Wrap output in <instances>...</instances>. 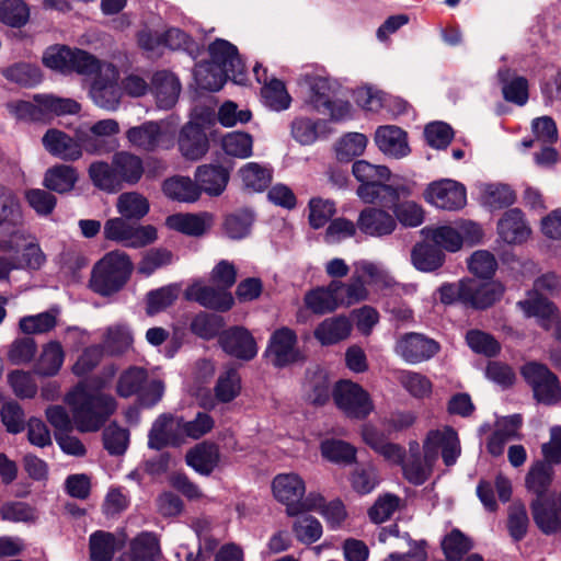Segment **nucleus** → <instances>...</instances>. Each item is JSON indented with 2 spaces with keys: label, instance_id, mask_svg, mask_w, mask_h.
Listing matches in <instances>:
<instances>
[{
  "label": "nucleus",
  "instance_id": "f257e3e1",
  "mask_svg": "<svg viewBox=\"0 0 561 561\" xmlns=\"http://www.w3.org/2000/svg\"><path fill=\"white\" fill-rule=\"evenodd\" d=\"M72 417L62 405H50L45 415L48 423L59 433H69L73 425L81 433L98 432L115 412L114 397L91 382H80L65 397Z\"/></svg>",
  "mask_w": 561,
  "mask_h": 561
},
{
  "label": "nucleus",
  "instance_id": "f03ea898",
  "mask_svg": "<svg viewBox=\"0 0 561 561\" xmlns=\"http://www.w3.org/2000/svg\"><path fill=\"white\" fill-rule=\"evenodd\" d=\"M439 453L446 466L454 465L460 456L459 438L451 427L428 432L423 444V457L420 456L419 444H410L409 457L401 465L404 477L413 484H423L430 478Z\"/></svg>",
  "mask_w": 561,
  "mask_h": 561
},
{
  "label": "nucleus",
  "instance_id": "7ed1b4c3",
  "mask_svg": "<svg viewBox=\"0 0 561 561\" xmlns=\"http://www.w3.org/2000/svg\"><path fill=\"white\" fill-rule=\"evenodd\" d=\"M131 268V262L126 253L108 252L94 265L90 287L100 295H112L127 282Z\"/></svg>",
  "mask_w": 561,
  "mask_h": 561
},
{
  "label": "nucleus",
  "instance_id": "20e7f679",
  "mask_svg": "<svg viewBox=\"0 0 561 561\" xmlns=\"http://www.w3.org/2000/svg\"><path fill=\"white\" fill-rule=\"evenodd\" d=\"M272 492L274 497L286 506V513L289 516L312 511L322 502V496L319 494L310 493L305 496V481L294 472L275 476L272 481Z\"/></svg>",
  "mask_w": 561,
  "mask_h": 561
},
{
  "label": "nucleus",
  "instance_id": "39448f33",
  "mask_svg": "<svg viewBox=\"0 0 561 561\" xmlns=\"http://www.w3.org/2000/svg\"><path fill=\"white\" fill-rule=\"evenodd\" d=\"M116 391L122 398L137 394L144 407H152L161 400L164 385L159 379L149 380L147 371L141 367H129L119 376Z\"/></svg>",
  "mask_w": 561,
  "mask_h": 561
},
{
  "label": "nucleus",
  "instance_id": "423d86ee",
  "mask_svg": "<svg viewBox=\"0 0 561 561\" xmlns=\"http://www.w3.org/2000/svg\"><path fill=\"white\" fill-rule=\"evenodd\" d=\"M520 373L538 402L552 405L561 400L559 379L546 365L529 362L522 367Z\"/></svg>",
  "mask_w": 561,
  "mask_h": 561
},
{
  "label": "nucleus",
  "instance_id": "0eeeda50",
  "mask_svg": "<svg viewBox=\"0 0 561 561\" xmlns=\"http://www.w3.org/2000/svg\"><path fill=\"white\" fill-rule=\"evenodd\" d=\"M336 407L350 419L363 420L374 411L369 393L359 385L350 380L336 383L333 390Z\"/></svg>",
  "mask_w": 561,
  "mask_h": 561
},
{
  "label": "nucleus",
  "instance_id": "6e6552de",
  "mask_svg": "<svg viewBox=\"0 0 561 561\" xmlns=\"http://www.w3.org/2000/svg\"><path fill=\"white\" fill-rule=\"evenodd\" d=\"M103 233L105 239L129 248H142L157 240V229L153 226L131 225L124 217L108 219Z\"/></svg>",
  "mask_w": 561,
  "mask_h": 561
},
{
  "label": "nucleus",
  "instance_id": "1a4fd4ad",
  "mask_svg": "<svg viewBox=\"0 0 561 561\" xmlns=\"http://www.w3.org/2000/svg\"><path fill=\"white\" fill-rule=\"evenodd\" d=\"M424 198L437 208L458 210L467 204V192L463 184L451 179H442L427 185Z\"/></svg>",
  "mask_w": 561,
  "mask_h": 561
},
{
  "label": "nucleus",
  "instance_id": "9d476101",
  "mask_svg": "<svg viewBox=\"0 0 561 561\" xmlns=\"http://www.w3.org/2000/svg\"><path fill=\"white\" fill-rule=\"evenodd\" d=\"M117 80L116 67L112 64H104L102 73L94 78L90 89L91 98L98 106L108 111L117 108L121 100Z\"/></svg>",
  "mask_w": 561,
  "mask_h": 561
},
{
  "label": "nucleus",
  "instance_id": "9b49d317",
  "mask_svg": "<svg viewBox=\"0 0 561 561\" xmlns=\"http://www.w3.org/2000/svg\"><path fill=\"white\" fill-rule=\"evenodd\" d=\"M439 351L436 341L421 333H407L397 340L394 353L408 364H419L432 358Z\"/></svg>",
  "mask_w": 561,
  "mask_h": 561
},
{
  "label": "nucleus",
  "instance_id": "f8f14e48",
  "mask_svg": "<svg viewBox=\"0 0 561 561\" xmlns=\"http://www.w3.org/2000/svg\"><path fill=\"white\" fill-rule=\"evenodd\" d=\"M266 357L275 367H285L299 359L297 335L287 328L276 330L270 337Z\"/></svg>",
  "mask_w": 561,
  "mask_h": 561
},
{
  "label": "nucleus",
  "instance_id": "ddd939ff",
  "mask_svg": "<svg viewBox=\"0 0 561 561\" xmlns=\"http://www.w3.org/2000/svg\"><path fill=\"white\" fill-rule=\"evenodd\" d=\"M208 53L213 65L231 75V79L234 82H242L244 65L233 44L226 39L217 38L208 46Z\"/></svg>",
  "mask_w": 561,
  "mask_h": 561
},
{
  "label": "nucleus",
  "instance_id": "4468645a",
  "mask_svg": "<svg viewBox=\"0 0 561 561\" xmlns=\"http://www.w3.org/2000/svg\"><path fill=\"white\" fill-rule=\"evenodd\" d=\"M517 307L527 318H537L545 330H551L554 327V335L561 341V320L552 302L537 295H530L529 298L519 300Z\"/></svg>",
  "mask_w": 561,
  "mask_h": 561
},
{
  "label": "nucleus",
  "instance_id": "2eb2a0df",
  "mask_svg": "<svg viewBox=\"0 0 561 561\" xmlns=\"http://www.w3.org/2000/svg\"><path fill=\"white\" fill-rule=\"evenodd\" d=\"M330 283L339 308H348L366 300L369 296L366 279L358 268V261L354 263V272L347 282L332 280Z\"/></svg>",
  "mask_w": 561,
  "mask_h": 561
},
{
  "label": "nucleus",
  "instance_id": "dca6fc26",
  "mask_svg": "<svg viewBox=\"0 0 561 561\" xmlns=\"http://www.w3.org/2000/svg\"><path fill=\"white\" fill-rule=\"evenodd\" d=\"M222 350L239 359L251 360L257 354L256 343L251 333L242 327H233L219 335Z\"/></svg>",
  "mask_w": 561,
  "mask_h": 561
},
{
  "label": "nucleus",
  "instance_id": "f3484780",
  "mask_svg": "<svg viewBox=\"0 0 561 561\" xmlns=\"http://www.w3.org/2000/svg\"><path fill=\"white\" fill-rule=\"evenodd\" d=\"M300 82L308 88V104L318 112L331 106L332 99L340 88L335 80L316 73L304 75Z\"/></svg>",
  "mask_w": 561,
  "mask_h": 561
},
{
  "label": "nucleus",
  "instance_id": "a211bd4d",
  "mask_svg": "<svg viewBox=\"0 0 561 561\" xmlns=\"http://www.w3.org/2000/svg\"><path fill=\"white\" fill-rule=\"evenodd\" d=\"M44 149L51 156L64 161H77L82 157V150L77 138L57 128H49L42 137Z\"/></svg>",
  "mask_w": 561,
  "mask_h": 561
},
{
  "label": "nucleus",
  "instance_id": "6ab92c4d",
  "mask_svg": "<svg viewBox=\"0 0 561 561\" xmlns=\"http://www.w3.org/2000/svg\"><path fill=\"white\" fill-rule=\"evenodd\" d=\"M185 295L187 299L196 301L205 308L219 311L229 310L233 305L232 295L219 286L215 288L202 283H195L186 289Z\"/></svg>",
  "mask_w": 561,
  "mask_h": 561
},
{
  "label": "nucleus",
  "instance_id": "aec40b11",
  "mask_svg": "<svg viewBox=\"0 0 561 561\" xmlns=\"http://www.w3.org/2000/svg\"><path fill=\"white\" fill-rule=\"evenodd\" d=\"M179 417L171 414H161L152 424L148 436V446L152 449H162L167 446H180L182 433L178 427Z\"/></svg>",
  "mask_w": 561,
  "mask_h": 561
},
{
  "label": "nucleus",
  "instance_id": "412c9836",
  "mask_svg": "<svg viewBox=\"0 0 561 561\" xmlns=\"http://www.w3.org/2000/svg\"><path fill=\"white\" fill-rule=\"evenodd\" d=\"M208 138L204 127L194 122L185 124L179 136V149L190 160H198L208 151Z\"/></svg>",
  "mask_w": 561,
  "mask_h": 561
},
{
  "label": "nucleus",
  "instance_id": "4be33fe9",
  "mask_svg": "<svg viewBox=\"0 0 561 561\" xmlns=\"http://www.w3.org/2000/svg\"><path fill=\"white\" fill-rule=\"evenodd\" d=\"M357 227L363 233L370 237H382L394 231L397 221L386 210L368 207L360 211Z\"/></svg>",
  "mask_w": 561,
  "mask_h": 561
},
{
  "label": "nucleus",
  "instance_id": "5701e85b",
  "mask_svg": "<svg viewBox=\"0 0 561 561\" xmlns=\"http://www.w3.org/2000/svg\"><path fill=\"white\" fill-rule=\"evenodd\" d=\"M151 91L157 106L162 110L173 107L181 93L180 80L169 71H158L151 81Z\"/></svg>",
  "mask_w": 561,
  "mask_h": 561
},
{
  "label": "nucleus",
  "instance_id": "b1692460",
  "mask_svg": "<svg viewBox=\"0 0 561 561\" xmlns=\"http://www.w3.org/2000/svg\"><path fill=\"white\" fill-rule=\"evenodd\" d=\"M465 290L467 293L466 305L477 309H484L501 299L505 287L497 280L480 283L474 279H468Z\"/></svg>",
  "mask_w": 561,
  "mask_h": 561
},
{
  "label": "nucleus",
  "instance_id": "393cba45",
  "mask_svg": "<svg viewBox=\"0 0 561 561\" xmlns=\"http://www.w3.org/2000/svg\"><path fill=\"white\" fill-rule=\"evenodd\" d=\"M530 232L524 214L517 208L505 211L497 224L500 238L508 244H518L526 241Z\"/></svg>",
  "mask_w": 561,
  "mask_h": 561
},
{
  "label": "nucleus",
  "instance_id": "a878e982",
  "mask_svg": "<svg viewBox=\"0 0 561 561\" xmlns=\"http://www.w3.org/2000/svg\"><path fill=\"white\" fill-rule=\"evenodd\" d=\"M375 142L380 151L393 158H402L410 151L405 133L397 126H380L375 133Z\"/></svg>",
  "mask_w": 561,
  "mask_h": 561
},
{
  "label": "nucleus",
  "instance_id": "bb28decb",
  "mask_svg": "<svg viewBox=\"0 0 561 561\" xmlns=\"http://www.w3.org/2000/svg\"><path fill=\"white\" fill-rule=\"evenodd\" d=\"M185 460L199 474L209 476L219 463V448L214 443H199L186 453Z\"/></svg>",
  "mask_w": 561,
  "mask_h": 561
},
{
  "label": "nucleus",
  "instance_id": "cd10ccee",
  "mask_svg": "<svg viewBox=\"0 0 561 561\" xmlns=\"http://www.w3.org/2000/svg\"><path fill=\"white\" fill-rule=\"evenodd\" d=\"M167 226L181 233L201 237L211 227L213 216L203 214H174L167 218Z\"/></svg>",
  "mask_w": 561,
  "mask_h": 561
},
{
  "label": "nucleus",
  "instance_id": "c85d7f7f",
  "mask_svg": "<svg viewBox=\"0 0 561 561\" xmlns=\"http://www.w3.org/2000/svg\"><path fill=\"white\" fill-rule=\"evenodd\" d=\"M195 178L201 192L219 196L228 184L229 171L220 165L205 164L197 168Z\"/></svg>",
  "mask_w": 561,
  "mask_h": 561
},
{
  "label": "nucleus",
  "instance_id": "c756f323",
  "mask_svg": "<svg viewBox=\"0 0 561 561\" xmlns=\"http://www.w3.org/2000/svg\"><path fill=\"white\" fill-rule=\"evenodd\" d=\"M352 332V323L348 318L337 316L324 319L314 329V337L321 345L336 344L350 336Z\"/></svg>",
  "mask_w": 561,
  "mask_h": 561
},
{
  "label": "nucleus",
  "instance_id": "7c9ffc66",
  "mask_svg": "<svg viewBox=\"0 0 561 561\" xmlns=\"http://www.w3.org/2000/svg\"><path fill=\"white\" fill-rule=\"evenodd\" d=\"M255 77L259 82H264L262 88V98L264 103L274 111H283L289 107L291 98L287 93L285 84L277 79H272L267 82L266 70H263V75L260 73V67L253 69Z\"/></svg>",
  "mask_w": 561,
  "mask_h": 561
},
{
  "label": "nucleus",
  "instance_id": "2f4dec72",
  "mask_svg": "<svg viewBox=\"0 0 561 561\" xmlns=\"http://www.w3.org/2000/svg\"><path fill=\"white\" fill-rule=\"evenodd\" d=\"M113 164L115 165L121 188L124 183L128 185L137 184L144 174L142 160L127 151L116 152L113 156Z\"/></svg>",
  "mask_w": 561,
  "mask_h": 561
},
{
  "label": "nucleus",
  "instance_id": "473e14b6",
  "mask_svg": "<svg viewBox=\"0 0 561 561\" xmlns=\"http://www.w3.org/2000/svg\"><path fill=\"white\" fill-rule=\"evenodd\" d=\"M164 123L147 122L127 130L129 142L140 149L151 151L156 149L164 136Z\"/></svg>",
  "mask_w": 561,
  "mask_h": 561
},
{
  "label": "nucleus",
  "instance_id": "72a5a7b5",
  "mask_svg": "<svg viewBox=\"0 0 561 561\" xmlns=\"http://www.w3.org/2000/svg\"><path fill=\"white\" fill-rule=\"evenodd\" d=\"M533 518L543 534L561 531V507L548 503L543 499H535L531 504Z\"/></svg>",
  "mask_w": 561,
  "mask_h": 561
},
{
  "label": "nucleus",
  "instance_id": "f704fd0d",
  "mask_svg": "<svg viewBox=\"0 0 561 561\" xmlns=\"http://www.w3.org/2000/svg\"><path fill=\"white\" fill-rule=\"evenodd\" d=\"M162 190L169 198L182 203H194L201 196L198 184L188 176L176 175L167 179Z\"/></svg>",
  "mask_w": 561,
  "mask_h": 561
},
{
  "label": "nucleus",
  "instance_id": "c9c22d12",
  "mask_svg": "<svg viewBox=\"0 0 561 561\" xmlns=\"http://www.w3.org/2000/svg\"><path fill=\"white\" fill-rule=\"evenodd\" d=\"M44 100V94H36L33 101H13L7 104V108L16 119L48 122Z\"/></svg>",
  "mask_w": 561,
  "mask_h": 561
},
{
  "label": "nucleus",
  "instance_id": "e433bc0d",
  "mask_svg": "<svg viewBox=\"0 0 561 561\" xmlns=\"http://www.w3.org/2000/svg\"><path fill=\"white\" fill-rule=\"evenodd\" d=\"M254 220L252 210L248 208L236 210L225 217L222 231L231 240L244 239L250 234Z\"/></svg>",
  "mask_w": 561,
  "mask_h": 561
},
{
  "label": "nucleus",
  "instance_id": "4c0bfd02",
  "mask_svg": "<svg viewBox=\"0 0 561 561\" xmlns=\"http://www.w3.org/2000/svg\"><path fill=\"white\" fill-rule=\"evenodd\" d=\"M77 181V170L68 164H58L49 168L44 176L45 187L60 194L70 192Z\"/></svg>",
  "mask_w": 561,
  "mask_h": 561
},
{
  "label": "nucleus",
  "instance_id": "58836bf2",
  "mask_svg": "<svg viewBox=\"0 0 561 561\" xmlns=\"http://www.w3.org/2000/svg\"><path fill=\"white\" fill-rule=\"evenodd\" d=\"M553 474L552 465L548 461L533 463L525 478L527 490L542 499L552 482Z\"/></svg>",
  "mask_w": 561,
  "mask_h": 561
},
{
  "label": "nucleus",
  "instance_id": "ea45409f",
  "mask_svg": "<svg viewBox=\"0 0 561 561\" xmlns=\"http://www.w3.org/2000/svg\"><path fill=\"white\" fill-rule=\"evenodd\" d=\"M88 173L90 180L98 188L107 193H116L121 190L113 160L111 163L104 161L92 162Z\"/></svg>",
  "mask_w": 561,
  "mask_h": 561
},
{
  "label": "nucleus",
  "instance_id": "a19ab883",
  "mask_svg": "<svg viewBox=\"0 0 561 561\" xmlns=\"http://www.w3.org/2000/svg\"><path fill=\"white\" fill-rule=\"evenodd\" d=\"M411 259L419 271L433 272L443 265L445 254L435 244L421 243L413 248Z\"/></svg>",
  "mask_w": 561,
  "mask_h": 561
},
{
  "label": "nucleus",
  "instance_id": "79ce46f5",
  "mask_svg": "<svg viewBox=\"0 0 561 561\" xmlns=\"http://www.w3.org/2000/svg\"><path fill=\"white\" fill-rule=\"evenodd\" d=\"M481 202L491 208H503L515 202L513 190L502 183H482L479 185Z\"/></svg>",
  "mask_w": 561,
  "mask_h": 561
},
{
  "label": "nucleus",
  "instance_id": "37998d69",
  "mask_svg": "<svg viewBox=\"0 0 561 561\" xmlns=\"http://www.w3.org/2000/svg\"><path fill=\"white\" fill-rule=\"evenodd\" d=\"M304 301L306 307L316 314L330 313L339 308L331 283L328 286L309 290L305 295Z\"/></svg>",
  "mask_w": 561,
  "mask_h": 561
},
{
  "label": "nucleus",
  "instance_id": "c03bdc74",
  "mask_svg": "<svg viewBox=\"0 0 561 561\" xmlns=\"http://www.w3.org/2000/svg\"><path fill=\"white\" fill-rule=\"evenodd\" d=\"M238 175L245 188L261 192L265 190L272 179L271 170L257 162H248L240 168Z\"/></svg>",
  "mask_w": 561,
  "mask_h": 561
},
{
  "label": "nucleus",
  "instance_id": "a18cd8bd",
  "mask_svg": "<svg viewBox=\"0 0 561 561\" xmlns=\"http://www.w3.org/2000/svg\"><path fill=\"white\" fill-rule=\"evenodd\" d=\"M426 238L431 240L438 249L449 252H457L462 247V237L457 226H440L436 228L423 229Z\"/></svg>",
  "mask_w": 561,
  "mask_h": 561
},
{
  "label": "nucleus",
  "instance_id": "49530a36",
  "mask_svg": "<svg viewBox=\"0 0 561 561\" xmlns=\"http://www.w3.org/2000/svg\"><path fill=\"white\" fill-rule=\"evenodd\" d=\"M221 148L230 157L247 159L253 153V138L248 133L231 131L222 137Z\"/></svg>",
  "mask_w": 561,
  "mask_h": 561
},
{
  "label": "nucleus",
  "instance_id": "de8ad7c7",
  "mask_svg": "<svg viewBox=\"0 0 561 561\" xmlns=\"http://www.w3.org/2000/svg\"><path fill=\"white\" fill-rule=\"evenodd\" d=\"M117 211L126 219H140L149 211V203L137 192H127L118 196Z\"/></svg>",
  "mask_w": 561,
  "mask_h": 561
},
{
  "label": "nucleus",
  "instance_id": "09e8293b",
  "mask_svg": "<svg viewBox=\"0 0 561 561\" xmlns=\"http://www.w3.org/2000/svg\"><path fill=\"white\" fill-rule=\"evenodd\" d=\"M65 359L62 346L57 341L47 343L41 354L36 371L42 376H54L61 368Z\"/></svg>",
  "mask_w": 561,
  "mask_h": 561
},
{
  "label": "nucleus",
  "instance_id": "8fccbe9b",
  "mask_svg": "<svg viewBox=\"0 0 561 561\" xmlns=\"http://www.w3.org/2000/svg\"><path fill=\"white\" fill-rule=\"evenodd\" d=\"M194 75L197 85L209 91L220 90L226 80L231 78V75L217 68L211 61L209 64L197 65Z\"/></svg>",
  "mask_w": 561,
  "mask_h": 561
},
{
  "label": "nucleus",
  "instance_id": "3c124183",
  "mask_svg": "<svg viewBox=\"0 0 561 561\" xmlns=\"http://www.w3.org/2000/svg\"><path fill=\"white\" fill-rule=\"evenodd\" d=\"M216 399L222 403L231 402L241 391V378L237 369L227 368L224 370L215 386Z\"/></svg>",
  "mask_w": 561,
  "mask_h": 561
},
{
  "label": "nucleus",
  "instance_id": "603ef678",
  "mask_svg": "<svg viewBox=\"0 0 561 561\" xmlns=\"http://www.w3.org/2000/svg\"><path fill=\"white\" fill-rule=\"evenodd\" d=\"M529 517L525 504L516 500L507 510V530L514 541H520L528 531Z\"/></svg>",
  "mask_w": 561,
  "mask_h": 561
},
{
  "label": "nucleus",
  "instance_id": "864d4df0",
  "mask_svg": "<svg viewBox=\"0 0 561 561\" xmlns=\"http://www.w3.org/2000/svg\"><path fill=\"white\" fill-rule=\"evenodd\" d=\"M91 561H112L116 550V539L111 533L98 530L89 540Z\"/></svg>",
  "mask_w": 561,
  "mask_h": 561
},
{
  "label": "nucleus",
  "instance_id": "5fc2aeb1",
  "mask_svg": "<svg viewBox=\"0 0 561 561\" xmlns=\"http://www.w3.org/2000/svg\"><path fill=\"white\" fill-rule=\"evenodd\" d=\"M30 19V9L22 0H3L0 3V21L12 27H21Z\"/></svg>",
  "mask_w": 561,
  "mask_h": 561
},
{
  "label": "nucleus",
  "instance_id": "6e6d98bb",
  "mask_svg": "<svg viewBox=\"0 0 561 561\" xmlns=\"http://www.w3.org/2000/svg\"><path fill=\"white\" fill-rule=\"evenodd\" d=\"M105 62H101L93 55L85 50L72 48L71 60L69 62V72H77L81 76L91 77L102 73Z\"/></svg>",
  "mask_w": 561,
  "mask_h": 561
},
{
  "label": "nucleus",
  "instance_id": "4d7b16f0",
  "mask_svg": "<svg viewBox=\"0 0 561 561\" xmlns=\"http://www.w3.org/2000/svg\"><path fill=\"white\" fill-rule=\"evenodd\" d=\"M215 425L214 419L205 413L198 412L194 420L185 421L182 417L178 420V427L182 433V440L184 442L185 437L192 439H198L209 433Z\"/></svg>",
  "mask_w": 561,
  "mask_h": 561
},
{
  "label": "nucleus",
  "instance_id": "13d9d810",
  "mask_svg": "<svg viewBox=\"0 0 561 561\" xmlns=\"http://www.w3.org/2000/svg\"><path fill=\"white\" fill-rule=\"evenodd\" d=\"M130 550L141 561H154L160 554V543L156 534L144 531L130 541Z\"/></svg>",
  "mask_w": 561,
  "mask_h": 561
},
{
  "label": "nucleus",
  "instance_id": "bf43d9fd",
  "mask_svg": "<svg viewBox=\"0 0 561 561\" xmlns=\"http://www.w3.org/2000/svg\"><path fill=\"white\" fill-rule=\"evenodd\" d=\"M442 548L448 560L457 561L472 548V541L459 529H453L444 537Z\"/></svg>",
  "mask_w": 561,
  "mask_h": 561
},
{
  "label": "nucleus",
  "instance_id": "052dcab7",
  "mask_svg": "<svg viewBox=\"0 0 561 561\" xmlns=\"http://www.w3.org/2000/svg\"><path fill=\"white\" fill-rule=\"evenodd\" d=\"M367 142V137L364 134H346L337 141L335 146L337 159L350 161L354 157L360 156L365 151Z\"/></svg>",
  "mask_w": 561,
  "mask_h": 561
},
{
  "label": "nucleus",
  "instance_id": "680f3d73",
  "mask_svg": "<svg viewBox=\"0 0 561 561\" xmlns=\"http://www.w3.org/2000/svg\"><path fill=\"white\" fill-rule=\"evenodd\" d=\"M321 454L332 462L350 463L355 460L356 449L346 442L327 439L321 443Z\"/></svg>",
  "mask_w": 561,
  "mask_h": 561
},
{
  "label": "nucleus",
  "instance_id": "e2e57ef3",
  "mask_svg": "<svg viewBox=\"0 0 561 561\" xmlns=\"http://www.w3.org/2000/svg\"><path fill=\"white\" fill-rule=\"evenodd\" d=\"M133 334L125 324H114L106 329L104 334V346L111 353H123L133 344Z\"/></svg>",
  "mask_w": 561,
  "mask_h": 561
},
{
  "label": "nucleus",
  "instance_id": "0e129e2a",
  "mask_svg": "<svg viewBox=\"0 0 561 561\" xmlns=\"http://www.w3.org/2000/svg\"><path fill=\"white\" fill-rule=\"evenodd\" d=\"M3 76L9 81L22 87H33L42 80L41 71L37 67L22 62L4 69Z\"/></svg>",
  "mask_w": 561,
  "mask_h": 561
},
{
  "label": "nucleus",
  "instance_id": "69168bd1",
  "mask_svg": "<svg viewBox=\"0 0 561 561\" xmlns=\"http://www.w3.org/2000/svg\"><path fill=\"white\" fill-rule=\"evenodd\" d=\"M57 324L56 314L42 312L35 316H26L20 319V330L27 334H43L53 330Z\"/></svg>",
  "mask_w": 561,
  "mask_h": 561
},
{
  "label": "nucleus",
  "instance_id": "338daca9",
  "mask_svg": "<svg viewBox=\"0 0 561 561\" xmlns=\"http://www.w3.org/2000/svg\"><path fill=\"white\" fill-rule=\"evenodd\" d=\"M308 208L309 222L314 229L323 227L335 214V203L321 197L311 198Z\"/></svg>",
  "mask_w": 561,
  "mask_h": 561
},
{
  "label": "nucleus",
  "instance_id": "774afa93",
  "mask_svg": "<svg viewBox=\"0 0 561 561\" xmlns=\"http://www.w3.org/2000/svg\"><path fill=\"white\" fill-rule=\"evenodd\" d=\"M469 271L480 278H490L497 268L495 256L486 250H478L468 260Z\"/></svg>",
  "mask_w": 561,
  "mask_h": 561
}]
</instances>
